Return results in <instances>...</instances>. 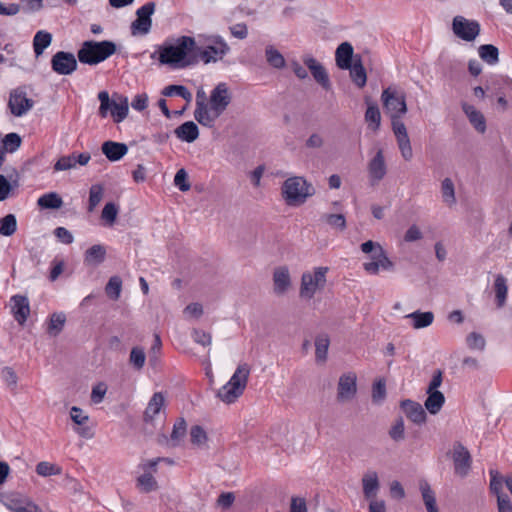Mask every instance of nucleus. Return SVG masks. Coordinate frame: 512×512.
Here are the masks:
<instances>
[{
	"label": "nucleus",
	"instance_id": "obj_1",
	"mask_svg": "<svg viewBox=\"0 0 512 512\" xmlns=\"http://www.w3.org/2000/svg\"><path fill=\"white\" fill-rule=\"evenodd\" d=\"M197 49L193 37L181 36L172 43H165L159 47L158 60L163 65L172 68H184L192 63L191 54Z\"/></svg>",
	"mask_w": 512,
	"mask_h": 512
},
{
	"label": "nucleus",
	"instance_id": "obj_2",
	"mask_svg": "<svg viewBox=\"0 0 512 512\" xmlns=\"http://www.w3.org/2000/svg\"><path fill=\"white\" fill-rule=\"evenodd\" d=\"M250 371L247 363L239 364L230 380L219 389L217 396L227 404L235 402L246 388Z\"/></svg>",
	"mask_w": 512,
	"mask_h": 512
},
{
	"label": "nucleus",
	"instance_id": "obj_3",
	"mask_svg": "<svg viewBox=\"0 0 512 512\" xmlns=\"http://www.w3.org/2000/svg\"><path fill=\"white\" fill-rule=\"evenodd\" d=\"M116 52V44L112 41H85L78 50V59L83 64L97 65Z\"/></svg>",
	"mask_w": 512,
	"mask_h": 512
},
{
	"label": "nucleus",
	"instance_id": "obj_4",
	"mask_svg": "<svg viewBox=\"0 0 512 512\" xmlns=\"http://www.w3.org/2000/svg\"><path fill=\"white\" fill-rule=\"evenodd\" d=\"M281 194L288 206H300L312 196L311 185L304 177L292 176L286 179L281 187Z\"/></svg>",
	"mask_w": 512,
	"mask_h": 512
},
{
	"label": "nucleus",
	"instance_id": "obj_5",
	"mask_svg": "<svg viewBox=\"0 0 512 512\" xmlns=\"http://www.w3.org/2000/svg\"><path fill=\"white\" fill-rule=\"evenodd\" d=\"M328 267H314L301 276L299 296L305 300H311L318 292L324 290L327 283Z\"/></svg>",
	"mask_w": 512,
	"mask_h": 512
},
{
	"label": "nucleus",
	"instance_id": "obj_6",
	"mask_svg": "<svg viewBox=\"0 0 512 512\" xmlns=\"http://www.w3.org/2000/svg\"><path fill=\"white\" fill-rule=\"evenodd\" d=\"M232 101L231 91L225 82L218 83L210 92L208 114L212 119V126Z\"/></svg>",
	"mask_w": 512,
	"mask_h": 512
},
{
	"label": "nucleus",
	"instance_id": "obj_7",
	"mask_svg": "<svg viewBox=\"0 0 512 512\" xmlns=\"http://www.w3.org/2000/svg\"><path fill=\"white\" fill-rule=\"evenodd\" d=\"M98 99L100 101L99 115L101 117L105 118L108 115V111H110L116 123L122 122L127 117L129 104L126 97H121L119 102L115 100L111 101L108 92L101 91L98 94Z\"/></svg>",
	"mask_w": 512,
	"mask_h": 512
},
{
	"label": "nucleus",
	"instance_id": "obj_8",
	"mask_svg": "<svg viewBox=\"0 0 512 512\" xmlns=\"http://www.w3.org/2000/svg\"><path fill=\"white\" fill-rule=\"evenodd\" d=\"M230 47L223 37L219 35H212L207 37L206 46L204 48H198L197 53L200 59L205 63H215L222 60L223 57L228 54Z\"/></svg>",
	"mask_w": 512,
	"mask_h": 512
},
{
	"label": "nucleus",
	"instance_id": "obj_9",
	"mask_svg": "<svg viewBox=\"0 0 512 512\" xmlns=\"http://www.w3.org/2000/svg\"><path fill=\"white\" fill-rule=\"evenodd\" d=\"M381 99L391 118L402 117L407 112L406 97L402 90L390 86L383 90Z\"/></svg>",
	"mask_w": 512,
	"mask_h": 512
},
{
	"label": "nucleus",
	"instance_id": "obj_10",
	"mask_svg": "<svg viewBox=\"0 0 512 512\" xmlns=\"http://www.w3.org/2000/svg\"><path fill=\"white\" fill-rule=\"evenodd\" d=\"M160 458L142 461L138 468L142 471L136 479V487L143 493H150L158 489L157 480L154 474L157 472V466L160 463Z\"/></svg>",
	"mask_w": 512,
	"mask_h": 512
},
{
	"label": "nucleus",
	"instance_id": "obj_11",
	"mask_svg": "<svg viewBox=\"0 0 512 512\" xmlns=\"http://www.w3.org/2000/svg\"><path fill=\"white\" fill-rule=\"evenodd\" d=\"M453 33L460 39L471 42L480 33V24L476 20H468L463 16H455L452 22Z\"/></svg>",
	"mask_w": 512,
	"mask_h": 512
},
{
	"label": "nucleus",
	"instance_id": "obj_12",
	"mask_svg": "<svg viewBox=\"0 0 512 512\" xmlns=\"http://www.w3.org/2000/svg\"><path fill=\"white\" fill-rule=\"evenodd\" d=\"M369 259L363 263V269L370 275H377L380 270H394V263L389 259L383 247H378L375 253L369 256Z\"/></svg>",
	"mask_w": 512,
	"mask_h": 512
},
{
	"label": "nucleus",
	"instance_id": "obj_13",
	"mask_svg": "<svg viewBox=\"0 0 512 512\" xmlns=\"http://www.w3.org/2000/svg\"><path fill=\"white\" fill-rule=\"evenodd\" d=\"M368 179L371 186L378 185L387 174L384 152L379 148L367 164Z\"/></svg>",
	"mask_w": 512,
	"mask_h": 512
},
{
	"label": "nucleus",
	"instance_id": "obj_14",
	"mask_svg": "<svg viewBox=\"0 0 512 512\" xmlns=\"http://www.w3.org/2000/svg\"><path fill=\"white\" fill-rule=\"evenodd\" d=\"M357 393V376L354 372H347L339 377L337 384V400L344 403L354 399Z\"/></svg>",
	"mask_w": 512,
	"mask_h": 512
},
{
	"label": "nucleus",
	"instance_id": "obj_15",
	"mask_svg": "<svg viewBox=\"0 0 512 512\" xmlns=\"http://www.w3.org/2000/svg\"><path fill=\"white\" fill-rule=\"evenodd\" d=\"M155 4L153 2H147L141 6L137 11V18L131 24L132 34H147L152 25L151 16L154 13Z\"/></svg>",
	"mask_w": 512,
	"mask_h": 512
},
{
	"label": "nucleus",
	"instance_id": "obj_16",
	"mask_svg": "<svg viewBox=\"0 0 512 512\" xmlns=\"http://www.w3.org/2000/svg\"><path fill=\"white\" fill-rule=\"evenodd\" d=\"M51 67L59 75H70L77 69V60L70 52L58 51L52 56Z\"/></svg>",
	"mask_w": 512,
	"mask_h": 512
},
{
	"label": "nucleus",
	"instance_id": "obj_17",
	"mask_svg": "<svg viewBox=\"0 0 512 512\" xmlns=\"http://www.w3.org/2000/svg\"><path fill=\"white\" fill-rule=\"evenodd\" d=\"M33 105V100L28 98L24 91L15 89L10 93L8 107L14 116L22 117L32 109Z\"/></svg>",
	"mask_w": 512,
	"mask_h": 512
},
{
	"label": "nucleus",
	"instance_id": "obj_18",
	"mask_svg": "<svg viewBox=\"0 0 512 512\" xmlns=\"http://www.w3.org/2000/svg\"><path fill=\"white\" fill-rule=\"evenodd\" d=\"M454 471L460 477H466L471 468V455L469 451L460 443H457L453 449Z\"/></svg>",
	"mask_w": 512,
	"mask_h": 512
},
{
	"label": "nucleus",
	"instance_id": "obj_19",
	"mask_svg": "<svg viewBox=\"0 0 512 512\" xmlns=\"http://www.w3.org/2000/svg\"><path fill=\"white\" fill-rule=\"evenodd\" d=\"M11 313L19 325H24L30 315V304L26 296L14 295L10 299Z\"/></svg>",
	"mask_w": 512,
	"mask_h": 512
},
{
	"label": "nucleus",
	"instance_id": "obj_20",
	"mask_svg": "<svg viewBox=\"0 0 512 512\" xmlns=\"http://www.w3.org/2000/svg\"><path fill=\"white\" fill-rule=\"evenodd\" d=\"M208 104L206 102V93L203 89H199L196 94V108L194 110V118L198 123L205 127H212V119L208 114Z\"/></svg>",
	"mask_w": 512,
	"mask_h": 512
},
{
	"label": "nucleus",
	"instance_id": "obj_21",
	"mask_svg": "<svg viewBox=\"0 0 512 512\" xmlns=\"http://www.w3.org/2000/svg\"><path fill=\"white\" fill-rule=\"evenodd\" d=\"M304 64L311 71L314 79L326 90L330 89V81L325 68L313 57H305Z\"/></svg>",
	"mask_w": 512,
	"mask_h": 512
},
{
	"label": "nucleus",
	"instance_id": "obj_22",
	"mask_svg": "<svg viewBox=\"0 0 512 512\" xmlns=\"http://www.w3.org/2000/svg\"><path fill=\"white\" fill-rule=\"evenodd\" d=\"M70 416L73 422L79 425V427L76 429V432L79 434V436L86 439L93 437L92 429L85 425L88 422L89 417L83 412L81 408L73 406L70 411Z\"/></svg>",
	"mask_w": 512,
	"mask_h": 512
},
{
	"label": "nucleus",
	"instance_id": "obj_23",
	"mask_svg": "<svg viewBox=\"0 0 512 512\" xmlns=\"http://www.w3.org/2000/svg\"><path fill=\"white\" fill-rule=\"evenodd\" d=\"M401 408L407 418L416 424H422L426 420V413L423 407L412 400H404L401 402Z\"/></svg>",
	"mask_w": 512,
	"mask_h": 512
},
{
	"label": "nucleus",
	"instance_id": "obj_24",
	"mask_svg": "<svg viewBox=\"0 0 512 512\" xmlns=\"http://www.w3.org/2000/svg\"><path fill=\"white\" fill-rule=\"evenodd\" d=\"M362 488L364 497L368 500L374 499L380 489L378 474L376 471H367L362 477Z\"/></svg>",
	"mask_w": 512,
	"mask_h": 512
},
{
	"label": "nucleus",
	"instance_id": "obj_25",
	"mask_svg": "<svg viewBox=\"0 0 512 512\" xmlns=\"http://www.w3.org/2000/svg\"><path fill=\"white\" fill-rule=\"evenodd\" d=\"M274 291L278 295L284 294L291 286L289 270L286 266L275 269L273 273Z\"/></svg>",
	"mask_w": 512,
	"mask_h": 512
},
{
	"label": "nucleus",
	"instance_id": "obj_26",
	"mask_svg": "<svg viewBox=\"0 0 512 512\" xmlns=\"http://www.w3.org/2000/svg\"><path fill=\"white\" fill-rule=\"evenodd\" d=\"M101 150L108 160L115 162L127 154L128 147L124 143L106 141L102 144Z\"/></svg>",
	"mask_w": 512,
	"mask_h": 512
},
{
	"label": "nucleus",
	"instance_id": "obj_27",
	"mask_svg": "<svg viewBox=\"0 0 512 512\" xmlns=\"http://www.w3.org/2000/svg\"><path fill=\"white\" fill-rule=\"evenodd\" d=\"M462 109L469 119L471 125L480 133H484L486 131V120L484 115L478 111L473 105L468 103L462 104Z\"/></svg>",
	"mask_w": 512,
	"mask_h": 512
},
{
	"label": "nucleus",
	"instance_id": "obj_28",
	"mask_svg": "<svg viewBox=\"0 0 512 512\" xmlns=\"http://www.w3.org/2000/svg\"><path fill=\"white\" fill-rule=\"evenodd\" d=\"M353 47L349 42L341 43L335 52L336 64L340 69L351 67L353 59Z\"/></svg>",
	"mask_w": 512,
	"mask_h": 512
},
{
	"label": "nucleus",
	"instance_id": "obj_29",
	"mask_svg": "<svg viewBox=\"0 0 512 512\" xmlns=\"http://www.w3.org/2000/svg\"><path fill=\"white\" fill-rule=\"evenodd\" d=\"M164 402L165 399L161 392L154 393L145 409L144 421L152 422L155 416L162 410Z\"/></svg>",
	"mask_w": 512,
	"mask_h": 512
},
{
	"label": "nucleus",
	"instance_id": "obj_30",
	"mask_svg": "<svg viewBox=\"0 0 512 512\" xmlns=\"http://www.w3.org/2000/svg\"><path fill=\"white\" fill-rule=\"evenodd\" d=\"M175 135L182 141L191 143L199 136V129L192 121H187L175 129Z\"/></svg>",
	"mask_w": 512,
	"mask_h": 512
},
{
	"label": "nucleus",
	"instance_id": "obj_31",
	"mask_svg": "<svg viewBox=\"0 0 512 512\" xmlns=\"http://www.w3.org/2000/svg\"><path fill=\"white\" fill-rule=\"evenodd\" d=\"M52 34L46 30H39L33 38V50L36 57L43 54L44 50L51 45Z\"/></svg>",
	"mask_w": 512,
	"mask_h": 512
},
{
	"label": "nucleus",
	"instance_id": "obj_32",
	"mask_svg": "<svg viewBox=\"0 0 512 512\" xmlns=\"http://www.w3.org/2000/svg\"><path fill=\"white\" fill-rule=\"evenodd\" d=\"M106 249L103 245L96 244L91 246L86 252L84 261L88 265H99L105 260Z\"/></svg>",
	"mask_w": 512,
	"mask_h": 512
},
{
	"label": "nucleus",
	"instance_id": "obj_33",
	"mask_svg": "<svg viewBox=\"0 0 512 512\" xmlns=\"http://www.w3.org/2000/svg\"><path fill=\"white\" fill-rule=\"evenodd\" d=\"M494 291H495L497 306L499 308H501L506 303L507 293H508L507 279L502 274H498L495 277Z\"/></svg>",
	"mask_w": 512,
	"mask_h": 512
},
{
	"label": "nucleus",
	"instance_id": "obj_34",
	"mask_svg": "<svg viewBox=\"0 0 512 512\" xmlns=\"http://www.w3.org/2000/svg\"><path fill=\"white\" fill-rule=\"evenodd\" d=\"M348 69L350 70V76H351L352 81L359 88L364 87L367 82V75H366V71L361 63L360 58L354 59V62L351 64V67Z\"/></svg>",
	"mask_w": 512,
	"mask_h": 512
},
{
	"label": "nucleus",
	"instance_id": "obj_35",
	"mask_svg": "<svg viewBox=\"0 0 512 512\" xmlns=\"http://www.w3.org/2000/svg\"><path fill=\"white\" fill-rule=\"evenodd\" d=\"M406 318L412 319V326L414 329H421L430 326L434 320V314L432 312H420L415 311L408 315Z\"/></svg>",
	"mask_w": 512,
	"mask_h": 512
},
{
	"label": "nucleus",
	"instance_id": "obj_36",
	"mask_svg": "<svg viewBox=\"0 0 512 512\" xmlns=\"http://www.w3.org/2000/svg\"><path fill=\"white\" fill-rule=\"evenodd\" d=\"M37 204L42 209H59L63 205V200L56 192H49L40 196Z\"/></svg>",
	"mask_w": 512,
	"mask_h": 512
},
{
	"label": "nucleus",
	"instance_id": "obj_37",
	"mask_svg": "<svg viewBox=\"0 0 512 512\" xmlns=\"http://www.w3.org/2000/svg\"><path fill=\"white\" fill-rule=\"evenodd\" d=\"M427 393H428V397L425 401V408L429 411V413L437 414L441 410V408L445 402V397H444L443 393L440 391L427 392Z\"/></svg>",
	"mask_w": 512,
	"mask_h": 512
},
{
	"label": "nucleus",
	"instance_id": "obj_38",
	"mask_svg": "<svg viewBox=\"0 0 512 512\" xmlns=\"http://www.w3.org/2000/svg\"><path fill=\"white\" fill-rule=\"evenodd\" d=\"M187 425L183 418H179L173 426V430L169 439V445L172 447L178 446L186 435Z\"/></svg>",
	"mask_w": 512,
	"mask_h": 512
},
{
	"label": "nucleus",
	"instance_id": "obj_39",
	"mask_svg": "<svg viewBox=\"0 0 512 512\" xmlns=\"http://www.w3.org/2000/svg\"><path fill=\"white\" fill-rule=\"evenodd\" d=\"M7 508L11 512H39V507L32 502H23L19 499H9L6 502Z\"/></svg>",
	"mask_w": 512,
	"mask_h": 512
},
{
	"label": "nucleus",
	"instance_id": "obj_40",
	"mask_svg": "<svg viewBox=\"0 0 512 512\" xmlns=\"http://www.w3.org/2000/svg\"><path fill=\"white\" fill-rule=\"evenodd\" d=\"M423 501L425 503L427 512H439L436 505L435 494L428 483L424 482L420 485Z\"/></svg>",
	"mask_w": 512,
	"mask_h": 512
},
{
	"label": "nucleus",
	"instance_id": "obj_41",
	"mask_svg": "<svg viewBox=\"0 0 512 512\" xmlns=\"http://www.w3.org/2000/svg\"><path fill=\"white\" fill-rule=\"evenodd\" d=\"M480 58L490 65L496 64L499 60L498 48L491 44L481 45L478 49Z\"/></svg>",
	"mask_w": 512,
	"mask_h": 512
},
{
	"label": "nucleus",
	"instance_id": "obj_42",
	"mask_svg": "<svg viewBox=\"0 0 512 512\" xmlns=\"http://www.w3.org/2000/svg\"><path fill=\"white\" fill-rule=\"evenodd\" d=\"M162 94L166 97L179 96L191 102L192 93L183 85H168L162 90Z\"/></svg>",
	"mask_w": 512,
	"mask_h": 512
},
{
	"label": "nucleus",
	"instance_id": "obj_43",
	"mask_svg": "<svg viewBox=\"0 0 512 512\" xmlns=\"http://www.w3.org/2000/svg\"><path fill=\"white\" fill-rule=\"evenodd\" d=\"M17 230V220L14 214H7L0 219V235L11 236Z\"/></svg>",
	"mask_w": 512,
	"mask_h": 512
},
{
	"label": "nucleus",
	"instance_id": "obj_44",
	"mask_svg": "<svg viewBox=\"0 0 512 512\" xmlns=\"http://www.w3.org/2000/svg\"><path fill=\"white\" fill-rule=\"evenodd\" d=\"M265 57L269 65L276 69H281L285 66V59L283 55L273 46H268L265 49Z\"/></svg>",
	"mask_w": 512,
	"mask_h": 512
},
{
	"label": "nucleus",
	"instance_id": "obj_45",
	"mask_svg": "<svg viewBox=\"0 0 512 512\" xmlns=\"http://www.w3.org/2000/svg\"><path fill=\"white\" fill-rule=\"evenodd\" d=\"M441 193L443 201L448 206H453L456 203L454 184L450 178H445L442 181Z\"/></svg>",
	"mask_w": 512,
	"mask_h": 512
},
{
	"label": "nucleus",
	"instance_id": "obj_46",
	"mask_svg": "<svg viewBox=\"0 0 512 512\" xmlns=\"http://www.w3.org/2000/svg\"><path fill=\"white\" fill-rule=\"evenodd\" d=\"M365 120L372 130L376 131L379 129L381 122V115L377 105L370 104L365 112Z\"/></svg>",
	"mask_w": 512,
	"mask_h": 512
},
{
	"label": "nucleus",
	"instance_id": "obj_47",
	"mask_svg": "<svg viewBox=\"0 0 512 512\" xmlns=\"http://www.w3.org/2000/svg\"><path fill=\"white\" fill-rule=\"evenodd\" d=\"M104 195V188L100 184H94L89 190L88 211L92 212L99 205Z\"/></svg>",
	"mask_w": 512,
	"mask_h": 512
},
{
	"label": "nucleus",
	"instance_id": "obj_48",
	"mask_svg": "<svg viewBox=\"0 0 512 512\" xmlns=\"http://www.w3.org/2000/svg\"><path fill=\"white\" fill-rule=\"evenodd\" d=\"M329 338L327 335H320L315 340V356L317 361L324 362L327 358L329 348Z\"/></svg>",
	"mask_w": 512,
	"mask_h": 512
},
{
	"label": "nucleus",
	"instance_id": "obj_49",
	"mask_svg": "<svg viewBox=\"0 0 512 512\" xmlns=\"http://www.w3.org/2000/svg\"><path fill=\"white\" fill-rule=\"evenodd\" d=\"M66 317L63 313H54L50 317L47 331L52 336H57L63 329Z\"/></svg>",
	"mask_w": 512,
	"mask_h": 512
},
{
	"label": "nucleus",
	"instance_id": "obj_50",
	"mask_svg": "<svg viewBox=\"0 0 512 512\" xmlns=\"http://www.w3.org/2000/svg\"><path fill=\"white\" fill-rule=\"evenodd\" d=\"M146 361L144 349L141 347H133L130 352L129 362L137 370H141Z\"/></svg>",
	"mask_w": 512,
	"mask_h": 512
},
{
	"label": "nucleus",
	"instance_id": "obj_51",
	"mask_svg": "<svg viewBox=\"0 0 512 512\" xmlns=\"http://www.w3.org/2000/svg\"><path fill=\"white\" fill-rule=\"evenodd\" d=\"M122 288V281L118 276H113L109 279L105 287V292L113 300H117L120 297Z\"/></svg>",
	"mask_w": 512,
	"mask_h": 512
},
{
	"label": "nucleus",
	"instance_id": "obj_52",
	"mask_svg": "<svg viewBox=\"0 0 512 512\" xmlns=\"http://www.w3.org/2000/svg\"><path fill=\"white\" fill-rule=\"evenodd\" d=\"M36 473L43 477L61 474V468L50 462L42 461L36 465Z\"/></svg>",
	"mask_w": 512,
	"mask_h": 512
},
{
	"label": "nucleus",
	"instance_id": "obj_53",
	"mask_svg": "<svg viewBox=\"0 0 512 512\" xmlns=\"http://www.w3.org/2000/svg\"><path fill=\"white\" fill-rule=\"evenodd\" d=\"M21 142V137L17 133H9L4 137L2 144L5 151L13 153L20 147Z\"/></svg>",
	"mask_w": 512,
	"mask_h": 512
},
{
	"label": "nucleus",
	"instance_id": "obj_54",
	"mask_svg": "<svg viewBox=\"0 0 512 512\" xmlns=\"http://www.w3.org/2000/svg\"><path fill=\"white\" fill-rule=\"evenodd\" d=\"M396 141L403 159L410 161L413 158V150L409 136L396 138Z\"/></svg>",
	"mask_w": 512,
	"mask_h": 512
},
{
	"label": "nucleus",
	"instance_id": "obj_55",
	"mask_svg": "<svg viewBox=\"0 0 512 512\" xmlns=\"http://www.w3.org/2000/svg\"><path fill=\"white\" fill-rule=\"evenodd\" d=\"M118 212H119V207L115 203H113V202L106 203L102 210L101 218L104 221H106L109 225H112L117 218Z\"/></svg>",
	"mask_w": 512,
	"mask_h": 512
},
{
	"label": "nucleus",
	"instance_id": "obj_56",
	"mask_svg": "<svg viewBox=\"0 0 512 512\" xmlns=\"http://www.w3.org/2000/svg\"><path fill=\"white\" fill-rule=\"evenodd\" d=\"M323 220L333 228L339 230L346 228V219L343 214H325Z\"/></svg>",
	"mask_w": 512,
	"mask_h": 512
},
{
	"label": "nucleus",
	"instance_id": "obj_57",
	"mask_svg": "<svg viewBox=\"0 0 512 512\" xmlns=\"http://www.w3.org/2000/svg\"><path fill=\"white\" fill-rule=\"evenodd\" d=\"M490 490L493 494L499 497V495H505L502 493V486H503V479L498 471L496 470H490Z\"/></svg>",
	"mask_w": 512,
	"mask_h": 512
},
{
	"label": "nucleus",
	"instance_id": "obj_58",
	"mask_svg": "<svg viewBox=\"0 0 512 512\" xmlns=\"http://www.w3.org/2000/svg\"><path fill=\"white\" fill-rule=\"evenodd\" d=\"M466 342L470 349H475V350H480V351L484 350L485 345H486V341H485L484 337L477 332L470 333L466 338Z\"/></svg>",
	"mask_w": 512,
	"mask_h": 512
},
{
	"label": "nucleus",
	"instance_id": "obj_59",
	"mask_svg": "<svg viewBox=\"0 0 512 512\" xmlns=\"http://www.w3.org/2000/svg\"><path fill=\"white\" fill-rule=\"evenodd\" d=\"M76 166V156L74 154L68 156H62L54 164V171H65Z\"/></svg>",
	"mask_w": 512,
	"mask_h": 512
},
{
	"label": "nucleus",
	"instance_id": "obj_60",
	"mask_svg": "<svg viewBox=\"0 0 512 512\" xmlns=\"http://www.w3.org/2000/svg\"><path fill=\"white\" fill-rule=\"evenodd\" d=\"M192 444L201 446L207 441V434L201 426H193L190 430Z\"/></svg>",
	"mask_w": 512,
	"mask_h": 512
},
{
	"label": "nucleus",
	"instance_id": "obj_61",
	"mask_svg": "<svg viewBox=\"0 0 512 512\" xmlns=\"http://www.w3.org/2000/svg\"><path fill=\"white\" fill-rule=\"evenodd\" d=\"M390 437L394 441H401L405 437V427L402 418H398L389 431Z\"/></svg>",
	"mask_w": 512,
	"mask_h": 512
},
{
	"label": "nucleus",
	"instance_id": "obj_62",
	"mask_svg": "<svg viewBox=\"0 0 512 512\" xmlns=\"http://www.w3.org/2000/svg\"><path fill=\"white\" fill-rule=\"evenodd\" d=\"M174 184L180 191L186 192L190 189L191 185L188 182V175L185 169H179L174 177Z\"/></svg>",
	"mask_w": 512,
	"mask_h": 512
},
{
	"label": "nucleus",
	"instance_id": "obj_63",
	"mask_svg": "<svg viewBox=\"0 0 512 512\" xmlns=\"http://www.w3.org/2000/svg\"><path fill=\"white\" fill-rule=\"evenodd\" d=\"M386 396V386L385 382L382 380H378L374 383L372 388V400L375 403H380L384 400Z\"/></svg>",
	"mask_w": 512,
	"mask_h": 512
},
{
	"label": "nucleus",
	"instance_id": "obj_64",
	"mask_svg": "<svg viewBox=\"0 0 512 512\" xmlns=\"http://www.w3.org/2000/svg\"><path fill=\"white\" fill-rule=\"evenodd\" d=\"M192 338L196 343L202 346H210L212 342L211 335L200 329H194L192 331Z\"/></svg>",
	"mask_w": 512,
	"mask_h": 512
}]
</instances>
